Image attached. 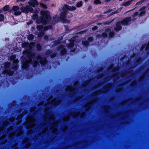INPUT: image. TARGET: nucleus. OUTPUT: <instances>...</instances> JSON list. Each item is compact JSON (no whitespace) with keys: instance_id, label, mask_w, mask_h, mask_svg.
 I'll return each mask as SVG.
<instances>
[{"instance_id":"obj_1","label":"nucleus","mask_w":149,"mask_h":149,"mask_svg":"<svg viewBox=\"0 0 149 149\" xmlns=\"http://www.w3.org/2000/svg\"><path fill=\"white\" fill-rule=\"evenodd\" d=\"M52 98V97H50V99L47 101V104L44 105V106H47L44 110L45 120L43 123L42 124V125L44 126V129L41 132L39 133V135H41L42 134L45 133L48 129H49L50 132L53 133H56L57 132V128L58 122L55 121L54 115L50 111L48 106L57 105L61 103V101L60 100L54 99L52 100L50 102L49 100Z\"/></svg>"},{"instance_id":"obj_2","label":"nucleus","mask_w":149,"mask_h":149,"mask_svg":"<svg viewBox=\"0 0 149 149\" xmlns=\"http://www.w3.org/2000/svg\"><path fill=\"white\" fill-rule=\"evenodd\" d=\"M35 43L32 42L30 44L27 42H25L22 44V47L26 48L25 51L23 52V54H26L27 59H26L25 61H22V68L24 69H26L29 67L30 64L31 63L33 67H36L38 63L36 60H34L32 63V60L35 57V54L31 52L33 47L34 46Z\"/></svg>"},{"instance_id":"obj_3","label":"nucleus","mask_w":149,"mask_h":149,"mask_svg":"<svg viewBox=\"0 0 149 149\" xmlns=\"http://www.w3.org/2000/svg\"><path fill=\"white\" fill-rule=\"evenodd\" d=\"M77 8L75 6H70L66 4L64 5L63 7V12H61L60 14V18L64 23H70V21L65 19L66 17L71 18L73 16L72 14L70 13L69 11H74Z\"/></svg>"},{"instance_id":"obj_4","label":"nucleus","mask_w":149,"mask_h":149,"mask_svg":"<svg viewBox=\"0 0 149 149\" xmlns=\"http://www.w3.org/2000/svg\"><path fill=\"white\" fill-rule=\"evenodd\" d=\"M29 1H30L29 2V5H27L25 7L22 6L20 8L21 10L25 13H28L29 11L33 13L32 18L34 19H36L38 18L37 14L38 13V11L37 10L33 9L31 6L34 7L36 5L38 4V3L36 0H29Z\"/></svg>"},{"instance_id":"obj_5","label":"nucleus","mask_w":149,"mask_h":149,"mask_svg":"<svg viewBox=\"0 0 149 149\" xmlns=\"http://www.w3.org/2000/svg\"><path fill=\"white\" fill-rule=\"evenodd\" d=\"M16 56L14 55H12L10 57V60L11 61H13V65L11 67L10 70L9 68L10 66V63L7 62L5 63L4 65L5 70L3 71V74H7L9 75H12L13 73L14 70H16L18 67V65L17 64L18 63L19 61L17 59H15Z\"/></svg>"},{"instance_id":"obj_6","label":"nucleus","mask_w":149,"mask_h":149,"mask_svg":"<svg viewBox=\"0 0 149 149\" xmlns=\"http://www.w3.org/2000/svg\"><path fill=\"white\" fill-rule=\"evenodd\" d=\"M30 111L31 112H33V115L31 116L28 117L27 118L26 122L24 123L25 124L29 123L26 126V128L27 129H31V130H29L27 132L28 134L33 133L35 131L37 132V131L36 130L35 131L33 130V129L35 127V125L33 123L35 121L34 115L37 113V111H39L37 110H36V109L34 107L31 108L30 109Z\"/></svg>"},{"instance_id":"obj_7","label":"nucleus","mask_w":149,"mask_h":149,"mask_svg":"<svg viewBox=\"0 0 149 149\" xmlns=\"http://www.w3.org/2000/svg\"><path fill=\"white\" fill-rule=\"evenodd\" d=\"M40 13L42 15L41 22L43 24H45L50 21L51 24L54 25L59 19L58 16L57 15H55L53 18L51 19L49 13L48 11L42 10Z\"/></svg>"},{"instance_id":"obj_8","label":"nucleus","mask_w":149,"mask_h":149,"mask_svg":"<svg viewBox=\"0 0 149 149\" xmlns=\"http://www.w3.org/2000/svg\"><path fill=\"white\" fill-rule=\"evenodd\" d=\"M111 69L113 71V75H112L111 77H107L105 79V81H107L109 80L110 79L118 77H119V75H120V76L122 77H125L127 74H121L120 73H115V72L118 69V68H113V65H111L110 67L108 69V70H110Z\"/></svg>"},{"instance_id":"obj_9","label":"nucleus","mask_w":149,"mask_h":149,"mask_svg":"<svg viewBox=\"0 0 149 149\" xmlns=\"http://www.w3.org/2000/svg\"><path fill=\"white\" fill-rule=\"evenodd\" d=\"M37 30L36 32V34H38V36L39 37L42 36L44 33V30L46 31L48 29H50L52 28V26L49 25L48 26H46L43 27V26L41 25H38L37 27Z\"/></svg>"},{"instance_id":"obj_10","label":"nucleus","mask_w":149,"mask_h":149,"mask_svg":"<svg viewBox=\"0 0 149 149\" xmlns=\"http://www.w3.org/2000/svg\"><path fill=\"white\" fill-rule=\"evenodd\" d=\"M62 38H63L62 37H60L58 40L55 41L53 43V44H52V45L55 46L57 44H59L60 46L57 49V50L61 54L63 55L65 54L66 53L67 50L64 45L60 43V41L61 40Z\"/></svg>"},{"instance_id":"obj_11","label":"nucleus","mask_w":149,"mask_h":149,"mask_svg":"<svg viewBox=\"0 0 149 149\" xmlns=\"http://www.w3.org/2000/svg\"><path fill=\"white\" fill-rule=\"evenodd\" d=\"M131 17H129L125 18L121 22H118L116 24V27L115 28L116 31H118L121 28V24L123 25H126L128 24L129 22L131 20Z\"/></svg>"},{"instance_id":"obj_12","label":"nucleus","mask_w":149,"mask_h":149,"mask_svg":"<svg viewBox=\"0 0 149 149\" xmlns=\"http://www.w3.org/2000/svg\"><path fill=\"white\" fill-rule=\"evenodd\" d=\"M78 83V82L77 81L74 83V88H73L70 86H68L65 89V91H68L70 95H74L77 91V90L75 88Z\"/></svg>"},{"instance_id":"obj_13","label":"nucleus","mask_w":149,"mask_h":149,"mask_svg":"<svg viewBox=\"0 0 149 149\" xmlns=\"http://www.w3.org/2000/svg\"><path fill=\"white\" fill-rule=\"evenodd\" d=\"M85 112H83L81 114L80 112L71 113L69 116H67L63 118V120L66 121L68 120L69 119L70 117L71 116H73L74 118H75L80 116L81 117L83 118L85 116Z\"/></svg>"},{"instance_id":"obj_14","label":"nucleus","mask_w":149,"mask_h":149,"mask_svg":"<svg viewBox=\"0 0 149 149\" xmlns=\"http://www.w3.org/2000/svg\"><path fill=\"white\" fill-rule=\"evenodd\" d=\"M22 127H20L18 128V130H17L15 132H12L9 134L8 136L10 138H12L13 136H20L23 133L22 130Z\"/></svg>"},{"instance_id":"obj_15","label":"nucleus","mask_w":149,"mask_h":149,"mask_svg":"<svg viewBox=\"0 0 149 149\" xmlns=\"http://www.w3.org/2000/svg\"><path fill=\"white\" fill-rule=\"evenodd\" d=\"M108 35H109V37H112L114 35L113 31H111V30L110 29H106L105 32L103 33L102 36L104 38H105L107 37Z\"/></svg>"},{"instance_id":"obj_16","label":"nucleus","mask_w":149,"mask_h":149,"mask_svg":"<svg viewBox=\"0 0 149 149\" xmlns=\"http://www.w3.org/2000/svg\"><path fill=\"white\" fill-rule=\"evenodd\" d=\"M36 59L38 61H39L40 63L42 65H43L47 63V61L46 58H42L40 55L38 56L37 57Z\"/></svg>"},{"instance_id":"obj_17","label":"nucleus","mask_w":149,"mask_h":149,"mask_svg":"<svg viewBox=\"0 0 149 149\" xmlns=\"http://www.w3.org/2000/svg\"><path fill=\"white\" fill-rule=\"evenodd\" d=\"M77 38V37H75V38H73L71 40H69L68 41L69 42V43L68 44H67L68 47L70 49H71V48L73 47L74 45L75 42H76V41Z\"/></svg>"},{"instance_id":"obj_18","label":"nucleus","mask_w":149,"mask_h":149,"mask_svg":"<svg viewBox=\"0 0 149 149\" xmlns=\"http://www.w3.org/2000/svg\"><path fill=\"white\" fill-rule=\"evenodd\" d=\"M13 10L14 11V14L18 15L21 14V12L19 10V8L17 6H14L13 8Z\"/></svg>"},{"instance_id":"obj_19","label":"nucleus","mask_w":149,"mask_h":149,"mask_svg":"<svg viewBox=\"0 0 149 149\" xmlns=\"http://www.w3.org/2000/svg\"><path fill=\"white\" fill-rule=\"evenodd\" d=\"M111 87V84H107L104 87L103 90L102 91V92L105 93L107 92Z\"/></svg>"},{"instance_id":"obj_20","label":"nucleus","mask_w":149,"mask_h":149,"mask_svg":"<svg viewBox=\"0 0 149 149\" xmlns=\"http://www.w3.org/2000/svg\"><path fill=\"white\" fill-rule=\"evenodd\" d=\"M94 100L91 101L86 104L84 108L86 110H88L91 107V105L94 103Z\"/></svg>"},{"instance_id":"obj_21","label":"nucleus","mask_w":149,"mask_h":149,"mask_svg":"<svg viewBox=\"0 0 149 149\" xmlns=\"http://www.w3.org/2000/svg\"><path fill=\"white\" fill-rule=\"evenodd\" d=\"M46 54L47 55L50 54L51 57H54L56 55V53L55 52L53 53L50 50H48L46 52Z\"/></svg>"},{"instance_id":"obj_22","label":"nucleus","mask_w":149,"mask_h":149,"mask_svg":"<svg viewBox=\"0 0 149 149\" xmlns=\"http://www.w3.org/2000/svg\"><path fill=\"white\" fill-rule=\"evenodd\" d=\"M29 139L28 138H26L24 139L23 141V143H27V144L25 146L26 148H28L30 146V144L29 143H28L29 141Z\"/></svg>"},{"instance_id":"obj_23","label":"nucleus","mask_w":149,"mask_h":149,"mask_svg":"<svg viewBox=\"0 0 149 149\" xmlns=\"http://www.w3.org/2000/svg\"><path fill=\"white\" fill-rule=\"evenodd\" d=\"M23 116V115L22 114L19 116H18L17 117V120H18L17 122V125L19 124L20 122H21L22 118Z\"/></svg>"},{"instance_id":"obj_24","label":"nucleus","mask_w":149,"mask_h":149,"mask_svg":"<svg viewBox=\"0 0 149 149\" xmlns=\"http://www.w3.org/2000/svg\"><path fill=\"white\" fill-rule=\"evenodd\" d=\"M131 3V1H128L125 2L123 4V5L125 6H127Z\"/></svg>"},{"instance_id":"obj_25","label":"nucleus","mask_w":149,"mask_h":149,"mask_svg":"<svg viewBox=\"0 0 149 149\" xmlns=\"http://www.w3.org/2000/svg\"><path fill=\"white\" fill-rule=\"evenodd\" d=\"M34 36L31 34H29L28 36V39L30 40H32L34 38Z\"/></svg>"},{"instance_id":"obj_26","label":"nucleus","mask_w":149,"mask_h":149,"mask_svg":"<svg viewBox=\"0 0 149 149\" xmlns=\"http://www.w3.org/2000/svg\"><path fill=\"white\" fill-rule=\"evenodd\" d=\"M82 2L81 1H80L78 2L76 5V6L77 7H80L82 6Z\"/></svg>"},{"instance_id":"obj_27","label":"nucleus","mask_w":149,"mask_h":149,"mask_svg":"<svg viewBox=\"0 0 149 149\" xmlns=\"http://www.w3.org/2000/svg\"><path fill=\"white\" fill-rule=\"evenodd\" d=\"M91 81H87L84 83L83 84V86H86L88 85L90 83Z\"/></svg>"},{"instance_id":"obj_28","label":"nucleus","mask_w":149,"mask_h":149,"mask_svg":"<svg viewBox=\"0 0 149 149\" xmlns=\"http://www.w3.org/2000/svg\"><path fill=\"white\" fill-rule=\"evenodd\" d=\"M9 6L8 5L5 6L3 8V9L4 11H6L8 10Z\"/></svg>"},{"instance_id":"obj_29","label":"nucleus","mask_w":149,"mask_h":149,"mask_svg":"<svg viewBox=\"0 0 149 149\" xmlns=\"http://www.w3.org/2000/svg\"><path fill=\"white\" fill-rule=\"evenodd\" d=\"M82 44L84 46H87L89 45V42L88 41H82Z\"/></svg>"},{"instance_id":"obj_30","label":"nucleus","mask_w":149,"mask_h":149,"mask_svg":"<svg viewBox=\"0 0 149 149\" xmlns=\"http://www.w3.org/2000/svg\"><path fill=\"white\" fill-rule=\"evenodd\" d=\"M149 72V69L147 71V72H146V73L143 75L142 77H141L139 79V81H141L144 78V77L145 75L147 73H148Z\"/></svg>"},{"instance_id":"obj_31","label":"nucleus","mask_w":149,"mask_h":149,"mask_svg":"<svg viewBox=\"0 0 149 149\" xmlns=\"http://www.w3.org/2000/svg\"><path fill=\"white\" fill-rule=\"evenodd\" d=\"M94 3L96 4H100L101 2L99 0H95L94 1Z\"/></svg>"},{"instance_id":"obj_32","label":"nucleus","mask_w":149,"mask_h":149,"mask_svg":"<svg viewBox=\"0 0 149 149\" xmlns=\"http://www.w3.org/2000/svg\"><path fill=\"white\" fill-rule=\"evenodd\" d=\"M4 19V16L2 14H0V22L3 21Z\"/></svg>"},{"instance_id":"obj_33","label":"nucleus","mask_w":149,"mask_h":149,"mask_svg":"<svg viewBox=\"0 0 149 149\" xmlns=\"http://www.w3.org/2000/svg\"><path fill=\"white\" fill-rule=\"evenodd\" d=\"M37 48L38 50H40L41 49V46L39 43H38L37 45Z\"/></svg>"},{"instance_id":"obj_34","label":"nucleus","mask_w":149,"mask_h":149,"mask_svg":"<svg viewBox=\"0 0 149 149\" xmlns=\"http://www.w3.org/2000/svg\"><path fill=\"white\" fill-rule=\"evenodd\" d=\"M40 5L43 8L46 9L47 8V6L43 3H41L40 4Z\"/></svg>"},{"instance_id":"obj_35","label":"nucleus","mask_w":149,"mask_h":149,"mask_svg":"<svg viewBox=\"0 0 149 149\" xmlns=\"http://www.w3.org/2000/svg\"><path fill=\"white\" fill-rule=\"evenodd\" d=\"M141 13L139 14V16H141L144 15L145 13V11H141Z\"/></svg>"},{"instance_id":"obj_36","label":"nucleus","mask_w":149,"mask_h":149,"mask_svg":"<svg viewBox=\"0 0 149 149\" xmlns=\"http://www.w3.org/2000/svg\"><path fill=\"white\" fill-rule=\"evenodd\" d=\"M93 38L91 37H90L88 38V40L90 42H91L93 41Z\"/></svg>"},{"instance_id":"obj_37","label":"nucleus","mask_w":149,"mask_h":149,"mask_svg":"<svg viewBox=\"0 0 149 149\" xmlns=\"http://www.w3.org/2000/svg\"><path fill=\"white\" fill-rule=\"evenodd\" d=\"M122 88H121V87H119L117 89L116 91V92H119V91H122Z\"/></svg>"},{"instance_id":"obj_38","label":"nucleus","mask_w":149,"mask_h":149,"mask_svg":"<svg viewBox=\"0 0 149 149\" xmlns=\"http://www.w3.org/2000/svg\"><path fill=\"white\" fill-rule=\"evenodd\" d=\"M15 120V118H13V117H12V118H10V119H9V120L10 121H11V122H13V121H14Z\"/></svg>"},{"instance_id":"obj_39","label":"nucleus","mask_w":149,"mask_h":149,"mask_svg":"<svg viewBox=\"0 0 149 149\" xmlns=\"http://www.w3.org/2000/svg\"><path fill=\"white\" fill-rule=\"evenodd\" d=\"M44 104L43 102H41L38 104V106H41L42 105H43Z\"/></svg>"},{"instance_id":"obj_40","label":"nucleus","mask_w":149,"mask_h":149,"mask_svg":"<svg viewBox=\"0 0 149 149\" xmlns=\"http://www.w3.org/2000/svg\"><path fill=\"white\" fill-rule=\"evenodd\" d=\"M146 8V7L145 6H143V7H142V8H141L140 9V10L141 11H144V10Z\"/></svg>"},{"instance_id":"obj_41","label":"nucleus","mask_w":149,"mask_h":149,"mask_svg":"<svg viewBox=\"0 0 149 149\" xmlns=\"http://www.w3.org/2000/svg\"><path fill=\"white\" fill-rule=\"evenodd\" d=\"M97 27L96 26H94L92 28V30H95L97 29Z\"/></svg>"},{"instance_id":"obj_42","label":"nucleus","mask_w":149,"mask_h":149,"mask_svg":"<svg viewBox=\"0 0 149 149\" xmlns=\"http://www.w3.org/2000/svg\"><path fill=\"white\" fill-rule=\"evenodd\" d=\"M138 13L137 12H136V13H135L134 15V17H135L136 16H137V15H138Z\"/></svg>"},{"instance_id":"obj_43","label":"nucleus","mask_w":149,"mask_h":149,"mask_svg":"<svg viewBox=\"0 0 149 149\" xmlns=\"http://www.w3.org/2000/svg\"><path fill=\"white\" fill-rule=\"evenodd\" d=\"M68 127L67 126H65L64 128L63 129V131H65L67 129Z\"/></svg>"},{"instance_id":"obj_44","label":"nucleus","mask_w":149,"mask_h":149,"mask_svg":"<svg viewBox=\"0 0 149 149\" xmlns=\"http://www.w3.org/2000/svg\"><path fill=\"white\" fill-rule=\"evenodd\" d=\"M121 9H119L118 10H117L116 11L114 12V13H118L120 12V11Z\"/></svg>"},{"instance_id":"obj_45","label":"nucleus","mask_w":149,"mask_h":149,"mask_svg":"<svg viewBox=\"0 0 149 149\" xmlns=\"http://www.w3.org/2000/svg\"><path fill=\"white\" fill-rule=\"evenodd\" d=\"M48 37L47 36H45L44 37V39L45 40H47L48 39Z\"/></svg>"},{"instance_id":"obj_46","label":"nucleus","mask_w":149,"mask_h":149,"mask_svg":"<svg viewBox=\"0 0 149 149\" xmlns=\"http://www.w3.org/2000/svg\"><path fill=\"white\" fill-rule=\"evenodd\" d=\"M85 32H86V31H81V32H79L78 33L80 34H82L84 33Z\"/></svg>"},{"instance_id":"obj_47","label":"nucleus","mask_w":149,"mask_h":149,"mask_svg":"<svg viewBox=\"0 0 149 149\" xmlns=\"http://www.w3.org/2000/svg\"><path fill=\"white\" fill-rule=\"evenodd\" d=\"M25 0H17V1H22L24 2L25 1Z\"/></svg>"},{"instance_id":"obj_48","label":"nucleus","mask_w":149,"mask_h":149,"mask_svg":"<svg viewBox=\"0 0 149 149\" xmlns=\"http://www.w3.org/2000/svg\"><path fill=\"white\" fill-rule=\"evenodd\" d=\"M104 77V75H103V74H101L100 75V77H99V78H100V77Z\"/></svg>"},{"instance_id":"obj_49","label":"nucleus","mask_w":149,"mask_h":149,"mask_svg":"<svg viewBox=\"0 0 149 149\" xmlns=\"http://www.w3.org/2000/svg\"><path fill=\"white\" fill-rule=\"evenodd\" d=\"M75 51V49L74 48L73 49H71V51L72 52H74Z\"/></svg>"},{"instance_id":"obj_50","label":"nucleus","mask_w":149,"mask_h":149,"mask_svg":"<svg viewBox=\"0 0 149 149\" xmlns=\"http://www.w3.org/2000/svg\"><path fill=\"white\" fill-rule=\"evenodd\" d=\"M141 59V58H139V59H138V60L137 61V62H139L140 61V60Z\"/></svg>"},{"instance_id":"obj_51","label":"nucleus","mask_w":149,"mask_h":149,"mask_svg":"<svg viewBox=\"0 0 149 149\" xmlns=\"http://www.w3.org/2000/svg\"><path fill=\"white\" fill-rule=\"evenodd\" d=\"M110 11H111V10H108V11L107 12H107V13H108V12L109 13V12H110Z\"/></svg>"},{"instance_id":"obj_52","label":"nucleus","mask_w":149,"mask_h":149,"mask_svg":"<svg viewBox=\"0 0 149 149\" xmlns=\"http://www.w3.org/2000/svg\"><path fill=\"white\" fill-rule=\"evenodd\" d=\"M6 141H7L6 140H5L3 143H5L6 142Z\"/></svg>"},{"instance_id":"obj_53","label":"nucleus","mask_w":149,"mask_h":149,"mask_svg":"<svg viewBox=\"0 0 149 149\" xmlns=\"http://www.w3.org/2000/svg\"><path fill=\"white\" fill-rule=\"evenodd\" d=\"M110 23V22H107V23H106V24H109Z\"/></svg>"},{"instance_id":"obj_54","label":"nucleus","mask_w":149,"mask_h":149,"mask_svg":"<svg viewBox=\"0 0 149 149\" xmlns=\"http://www.w3.org/2000/svg\"><path fill=\"white\" fill-rule=\"evenodd\" d=\"M59 10L60 11H61V9L60 8H59Z\"/></svg>"},{"instance_id":"obj_55","label":"nucleus","mask_w":149,"mask_h":149,"mask_svg":"<svg viewBox=\"0 0 149 149\" xmlns=\"http://www.w3.org/2000/svg\"><path fill=\"white\" fill-rule=\"evenodd\" d=\"M88 1V0H85V1L86 2Z\"/></svg>"},{"instance_id":"obj_56","label":"nucleus","mask_w":149,"mask_h":149,"mask_svg":"<svg viewBox=\"0 0 149 149\" xmlns=\"http://www.w3.org/2000/svg\"><path fill=\"white\" fill-rule=\"evenodd\" d=\"M1 11H2V10H0V13H1Z\"/></svg>"},{"instance_id":"obj_57","label":"nucleus","mask_w":149,"mask_h":149,"mask_svg":"<svg viewBox=\"0 0 149 149\" xmlns=\"http://www.w3.org/2000/svg\"><path fill=\"white\" fill-rule=\"evenodd\" d=\"M17 145V144H15V145L14 146V147H15Z\"/></svg>"},{"instance_id":"obj_58","label":"nucleus","mask_w":149,"mask_h":149,"mask_svg":"<svg viewBox=\"0 0 149 149\" xmlns=\"http://www.w3.org/2000/svg\"><path fill=\"white\" fill-rule=\"evenodd\" d=\"M102 68L100 69V70L102 71Z\"/></svg>"},{"instance_id":"obj_59","label":"nucleus","mask_w":149,"mask_h":149,"mask_svg":"<svg viewBox=\"0 0 149 149\" xmlns=\"http://www.w3.org/2000/svg\"><path fill=\"white\" fill-rule=\"evenodd\" d=\"M134 84H135L136 83V82L135 81H134Z\"/></svg>"},{"instance_id":"obj_60","label":"nucleus","mask_w":149,"mask_h":149,"mask_svg":"<svg viewBox=\"0 0 149 149\" xmlns=\"http://www.w3.org/2000/svg\"><path fill=\"white\" fill-rule=\"evenodd\" d=\"M107 1H109V0H107Z\"/></svg>"},{"instance_id":"obj_61","label":"nucleus","mask_w":149,"mask_h":149,"mask_svg":"<svg viewBox=\"0 0 149 149\" xmlns=\"http://www.w3.org/2000/svg\"><path fill=\"white\" fill-rule=\"evenodd\" d=\"M25 112H26V113H25V114H26V113H27V112H26V111H25Z\"/></svg>"},{"instance_id":"obj_62","label":"nucleus","mask_w":149,"mask_h":149,"mask_svg":"<svg viewBox=\"0 0 149 149\" xmlns=\"http://www.w3.org/2000/svg\"><path fill=\"white\" fill-rule=\"evenodd\" d=\"M14 149H17L16 148H15Z\"/></svg>"},{"instance_id":"obj_63","label":"nucleus","mask_w":149,"mask_h":149,"mask_svg":"<svg viewBox=\"0 0 149 149\" xmlns=\"http://www.w3.org/2000/svg\"><path fill=\"white\" fill-rule=\"evenodd\" d=\"M98 72H100V71H99Z\"/></svg>"},{"instance_id":"obj_64","label":"nucleus","mask_w":149,"mask_h":149,"mask_svg":"<svg viewBox=\"0 0 149 149\" xmlns=\"http://www.w3.org/2000/svg\"><path fill=\"white\" fill-rule=\"evenodd\" d=\"M148 5L149 6V3L148 4Z\"/></svg>"}]
</instances>
